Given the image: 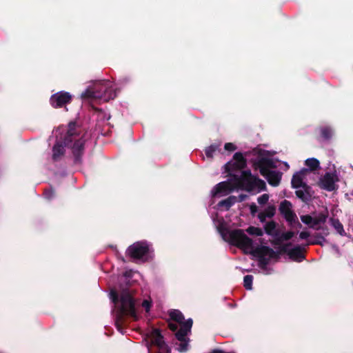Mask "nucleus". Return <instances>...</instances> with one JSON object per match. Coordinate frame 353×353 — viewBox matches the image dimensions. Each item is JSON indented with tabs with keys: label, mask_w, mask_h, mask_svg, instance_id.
<instances>
[{
	"label": "nucleus",
	"mask_w": 353,
	"mask_h": 353,
	"mask_svg": "<svg viewBox=\"0 0 353 353\" xmlns=\"http://www.w3.org/2000/svg\"><path fill=\"white\" fill-rule=\"evenodd\" d=\"M276 213V208L274 205L268 206L264 211L261 212L258 214V218L261 223L266 221V218H272Z\"/></svg>",
	"instance_id": "f3484780"
},
{
	"label": "nucleus",
	"mask_w": 353,
	"mask_h": 353,
	"mask_svg": "<svg viewBox=\"0 0 353 353\" xmlns=\"http://www.w3.org/2000/svg\"><path fill=\"white\" fill-rule=\"evenodd\" d=\"M246 231L249 234L255 235L256 236H261L263 234V231L261 228L254 226L248 227Z\"/></svg>",
	"instance_id": "c85d7f7f"
},
{
	"label": "nucleus",
	"mask_w": 353,
	"mask_h": 353,
	"mask_svg": "<svg viewBox=\"0 0 353 353\" xmlns=\"http://www.w3.org/2000/svg\"><path fill=\"white\" fill-rule=\"evenodd\" d=\"M253 276L250 274L245 275L243 278V286L246 290H250L252 288Z\"/></svg>",
	"instance_id": "7c9ffc66"
},
{
	"label": "nucleus",
	"mask_w": 353,
	"mask_h": 353,
	"mask_svg": "<svg viewBox=\"0 0 353 353\" xmlns=\"http://www.w3.org/2000/svg\"><path fill=\"white\" fill-rule=\"evenodd\" d=\"M220 144H212L210 146L207 147L205 149V154L208 158H212L214 153L217 151L220 150Z\"/></svg>",
	"instance_id": "393cba45"
},
{
	"label": "nucleus",
	"mask_w": 353,
	"mask_h": 353,
	"mask_svg": "<svg viewBox=\"0 0 353 353\" xmlns=\"http://www.w3.org/2000/svg\"><path fill=\"white\" fill-rule=\"evenodd\" d=\"M230 181L234 182L236 188H239L247 192L254 190V181L255 176H253L250 170L240 171L239 172L230 174Z\"/></svg>",
	"instance_id": "423d86ee"
},
{
	"label": "nucleus",
	"mask_w": 353,
	"mask_h": 353,
	"mask_svg": "<svg viewBox=\"0 0 353 353\" xmlns=\"http://www.w3.org/2000/svg\"><path fill=\"white\" fill-rule=\"evenodd\" d=\"M295 235V232L292 231H288L281 234V239L283 241L290 240Z\"/></svg>",
	"instance_id": "f704fd0d"
},
{
	"label": "nucleus",
	"mask_w": 353,
	"mask_h": 353,
	"mask_svg": "<svg viewBox=\"0 0 353 353\" xmlns=\"http://www.w3.org/2000/svg\"><path fill=\"white\" fill-rule=\"evenodd\" d=\"M339 178L335 173L326 172L321 179L319 185L321 189L332 192L338 189L336 183Z\"/></svg>",
	"instance_id": "9b49d317"
},
{
	"label": "nucleus",
	"mask_w": 353,
	"mask_h": 353,
	"mask_svg": "<svg viewBox=\"0 0 353 353\" xmlns=\"http://www.w3.org/2000/svg\"><path fill=\"white\" fill-rule=\"evenodd\" d=\"M276 225L277 223L274 221L268 222L264 226L265 232L272 236H279V233L276 230Z\"/></svg>",
	"instance_id": "6ab92c4d"
},
{
	"label": "nucleus",
	"mask_w": 353,
	"mask_h": 353,
	"mask_svg": "<svg viewBox=\"0 0 353 353\" xmlns=\"http://www.w3.org/2000/svg\"><path fill=\"white\" fill-rule=\"evenodd\" d=\"M171 320L179 323L181 325L185 321L182 312L179 310H171L168 312Z\"/></svg>",
	"instance_id": "a211bd4d"
},
{
	"label": "nucleus",
	"mask_w": 353,
	"mask_h": 353,
	"mask_svg": "<svg viewBox=\"0 0 353 353\" xmlns=\"http://www.w3.org/2000/svg\"><path fill=\"white\" fill-rule=\"evenodd\" d=\"M152 245L146 241H140L130 245L126 250V255L134 261H147L153 254Z\"/></svg>",
	"instance_id": "39448f33"
},
{
	"label": "nucleus",
	"mask_w": 353,
	"mask_h": 353,
	"mask_svg": "<svg viewBox=\"0 0 353 353\" xmlns=\"http://www.w3.org/2000/svg\"><path fill=\"white\" fill-rule=\"evenodd\" d=\"M285 220L288 222L289 225L291 227H293V223L296 222V220L297 219V216L294 213L293 210L288 212L285 214L283 215Z\"/></svg>",
	"instance_id": "cd10ccee"
},
{
	"label": "nucleus",
	"mask_w": 353,
	"mask_h": 353,
	"mask_svg": "<svg viewBox=\"0 0 353 353\" xmlns=\"http://www.w3.org/2000/svg\"><path fill=\"white\" fill-rule=\"evenodd\" d=\"M260 174L264 176L268 183L272 186H278L281 182L282 173L279 171L270 170V168H275L276 165L272 159L261 158L256 163Z\"/></svg>",
	"instance_id": "20e7f679"
},
{
	"label": "nucleus",
	"mask_w": 353,
	"mask_h": 353,
	"mask_svg": "<svg viewBox=\"0 0 353 353\" xmlns=\"http://www.w3.org/2000/svg\"><path fill=\"white\" fill-rule=\"evenodd\" d=\"M72 95L64 91L58 92L50 97V103L54 108H61L70 103Z\"/></svg>",
	"instance_id": "9d476101"
},
{
	"label": "nucleus",
	"mask_w": 353,
	"mask_h": 353,
	"mask_svg": "<svg viewBox=\"0 0 353 353\" xmlns=\"http://www.w3.org/2000/svg\"><path fill=\"white\" fill-rule=\"evenodd\" d=\"M305 165L311 171H315L320 168L319 161L315 158H310L305 161Z\"/></svg>",
	"instance_id": "5701e85b"
},
{
	"label": "nucleus",
	"mask_w": 353,
	"mask_h": 353,
	"mask_svg": "<svg viewBox=\"0 0 353 353\" xmlns=\"http://www.w3.org/2000/svg\"><path fill=\"white\" fill-rule=\"evenodd\" d=\"M321 135L325 140H330L332 137V130L330 127H323L321 128Z\"/></svg>",
	"instance_id": "c756f323"
},
{
	"label": "nucleus",
	"mask_w": 353,
	"mask_h": 353,
	"mask_svg": "<svg viewBox=\"0 0 353 353\" xmlns=\"http://www.w3.org/2000/svg\"><path fill=\"white\" fill-rule=\"evenodd\" d=\"M224 148L225 150L232 152L236 149V147L232 143H226L224 145Z\"/></svg>",
	"instance_id": "58836bf2"
},
{
	"label": "nucleus",
	"mask_w": 353,
	"mask_h": 353,
	"mask_svg": "<svg viewBox=\"0 0 353 353\" xmlns=\"http://www.w3.org/2000/svg\"><path fill=\"white\" fill-rule=\"evenodd\" d=\"M168 327L172 332H176L178 330V325L173 323H169Z\"/></svg>",
	"instance_id": "79ce46f5"
},
{
	"label": "nucleus",
	"mask_w": 353,
	"mask_h": 353,
	"mask_svg": "<svg viewBox=\"0 0 353 353\" xmlns=\"http://www.w3.org/2000/svg\"><path fill=\"white\" fill-rule=\"evenodd\" d=\"M327 217V213H320L318 216L313 217L311 228L318 229L317 225L324 223L326 221Z\"/></svg>",
	"instance_id": "412c9836"
},
{
	"label": "nucleus",
	"mask_w": 353,
	"mask_h": 353,
	"mask_svg": "<svg viewBox=\"0 0 353 353\" xmlns=\"http://www.w3.org/2000/svg\"><path fill=\"white\" fill-rule=\"evenodd\" d=\"M141 305L145 308L146 312H149L152 306V301L147 299L143 300Z\"/></svg>",
	"instance_id": "4c0bfd02"
},
{
	"label": "nucleus",
	"mask_w": 353,
	"mask_h": 353,
	"mask_svg": "<svg viewBox=\"0 0 353 353\" xmlns=\"http://www.w3.org/2000/svg\"><path fill=\"white\" fill-rule=\"evenodd\" d=\"M180 342H181V343L179 345V350L181 352H186L188 350L189 339H186L184 341H180Z\"/></svg>",
	"instance_id": "e433bc0d"
},
{
	"label": "nucleus",
	"mask_w": 353,
	"mask_h": 353,
	"mask_svg": "<svg viewBox=\"0 0 353 353\" xmlns=\"http://www.w3.org/2000/svg\"><path fill=\"white\" fill-rule=\"evenodd\" d=\"M302 190L297 189L295 191L296 196L304 203H307L312 199L313 192L310 185H304Z\"/></svg>",
	"instance_id": "2eb2a0df"
},
{
	"label": "nucleus",
	"mask_w": 353,
	"mask_h": 353,
	"mask_svg": "<svg viewBox=\"0 0 353 353\" xmlns=\"http://www.w3.org/2000/svg\"><path fill=\"white\" fill-rule=\"evenodd\" d=\"M210 353H226V352L222 350L215 349V350H213Z\"/></svg>",
	"instance_id": "49530a36"
},
{
	"label": "nucleus",
	"mask_w": 353,
	"mask_h": 353,
	"mask_svg": "<svg viewBox=\"0 0 353 353\" xmlns=\"http://www.w3.org/2000/svg\"><path fill=\"white\" fill-rule=\"evenodd\" d=\"M110 298L115 305H117L115 325L119 330L122 329L125 322V317L130 316L134 320L138 319L135 299L133 294L128 289H123L120 293L112 289L110 292Z\"/></svg>",
	"instance_id": "7ed1b4c3"
},
{
	"label": "nucleus",
	"mask_w": 353,
	"mask_h": 353,
	"mask_svg": "<svg viewBox=\"0 0 353 353\" xmlns=\"http://www.w3.org/2000/svg\"><path fill=\"white\" fill-rule=\"evenodd\" d=\"M246 166V160L241 152H236L233 156V161L225 165V169L228 175L243 171Z\"/></svg>",
	"instance_id": "1a4fd4ad"
},
{
	"label": "nucleus",
	"mask_w": 353,
	"mask_h": 353,
	"mask_svg": "<svg viewBox=\"0 0 353 353\" xmlns=\"http://www.w3.org/2000/svg\"><path fill=\"white\" fill-rule=\"evenodd\" d=\"M276 237V238L272 241V243L275 245H281V243L283 241V239H281V235L279 236H277Z\"/></svg>",
	"instance_id": "ea45409f"
},
{
	"label": "nucleus",
	"mask_w": 353,
	"mask_h": 353,
	"mask_svg": "<svg viewBox=\"0 0 353 353\" xmlns=\"http://www.w3.org/2000/svg\"><path fill=\"white\" fill-rule=\"evenodd\" d=\"M246 198H247V195L241 194L237 197V202H243V201L245 200Z\"/></svg>",
	"instance_id": "c03bdc74"
},
{
	"label": "nucleus",
	"mask_w": 353,
	"mask_h": 353,
	"mask_svg": "<svg viewBox=\"0 0 353 353\" xmlns=\"http://www.w3.org/2000/svg\"><path fill=\"white\" fill-rule=\"evenodd\" d=\"M95 95V90L93 87L91 89H87L84 92H83L81 94V97L83 99H96Z\"/></svg>",
	"instance_id": "a878e982"
},
{
	"label": "nucleus",
	"mask_w": 353,
	"mask_h": 353,
	"mask_svg": "<svg viewBox=\"0 0 353 353\" xmlns=\"http://www.w3.org/2000/svg\"><path fill=\"white\" fill-rule=\"evenodd\" d=\"M330 222L332 225L341 236H344L346 235V233L343 229V226L338 219L331 218Z\"/></svg>",
	"instance_id": "4be33fe9"
},
{
	"label": "nucleus",
	"mask_w": 353,
	"mask_h": 353,
	"mask_svg": "<svg viewBox=\"0 0 353 353\" xmlns=\"http://www.w3.org/2000/svg\"><path fill=\"white\" fill-rule=\"evenodd\" d=\"M306 250L301 245H296L294 248L290 249L288 252L289 258L296 262H301L305 259L304 252Z\"/></svg>",
	"instance_id": "4468645a"
},
{
	"label": "nucleus",
	"mask_w": 353,
	"mask_h": 353,
	"mask_svg": "<svg viewBox=\"0 0 353 353\" xmlns=\"http://www.w3.org/2000/svg\"><path fill=\"white\" fill-rule=\"evenodd\" d=\"M254 182V190L257 188L259 191H261L266 189V184L264 181L255 176Z\"/></svg>",
	"instance_id": "2f4dec72"
},
{
	"label": "nucleus",
	"mask_w": 353,
	"mask_h": 353,
	"mask_svg": "<svg viewBox=\"0 0 353 353\" xmlns=\"http://www.w3.org/2000/svg\"><path fill=\"white\" fill-rule=\"evenodd\" d=\"M293 226L301 229L302 228L301 223L298 221V219L296 220V222L293 223Z\"/></svg>",
	"instance_id": "a18cd8bd"
},
{
	"label": "nucleus",
	"mask_w": 353,
	"mask_h": 353,
	"mask_svg": "<svg viewBox=\"0 0 353 353\" xmlns=\"http://www.w3.org/2000/svg\"><path fill=\"white\" fill-rule=\"evenodd\" d=\"M306 170L303 169L300 172H296L292 178L291 185L292 188L299 189L303 188L304 185H308L306 183L303 182V177Z\"/></svg>",
	"instance_id": "dca6fc26"
},
{
	"label": "nucleus",
	"mask_w": 353,
	"mask_h": 353,
	"mask_svg": "<svg viewBox=\"0 0 353 353\" xmlns=\"http://www.w3.org/2000/svg\"><path fill=\"white\" fill-rule=\"evenodd\" d=\"M235 188L236 187L234 182H232V181H222L214 187L211 194L213 197H215L219 194L225 195L232 192Z\"/></svg>",
	"instance_id": "f8f14e48"
},
{
	"label": "nucleus",
	"mask_w": 353,
	"mask_h": 353,
	"mask_svg": "<svg viewBox=\"0 0 353 353\" xmlns=\"http://www.w3.org/2000/svg\"><path fill=\"white\" fill-rule=\"evenodd\" d=\"M221 234L224 241L228 242L232 245L246 251H250L252 254L258 258L259 265L261 268H265L272 259H278L281 254H287L290 250L288 247L292 244L286 243L279 247V252H275L268 246L261 245L253 249V241L248 237L241 229H234L230 230L228 228L221 230Z\"/></svg>",
	"instance_id": "f257e3e1"
},
{
	"label": "nucleus",
	"mask_w": 353,
	"mask_h": 353,
	"mask_svg": "<svg viewBox=\"0 0 353 353\" xmlns=\"http://www.w3.org/2000/svg\"><path fill=\"white\" fill-rule=\"evenodd\" d=\"M149 336L150 338L152 345L157 347L159 349L158 353H171V349L165 342L164 337L159 329L153 328L151 330Z\"/></svg>",
	"instance_id": "6e6552de"
},
{
	"label": "nucleus",
	"mask_w": 353,
	"mask_h": 353,
	"mask_svg": "<svg viewBox=\"0 0 353 353\" xmlns=\"http://www.w3.org/2000/svg\"><path fill=\"white\" fill-rule=\"evenodd\" d=\"M250 212L252 214H254L257 212V210H258L257 206L254 203H252V205H250Z\"/></svg>",
	"instance_id": "37998d69"
},
{
	"label": "nucleus",
	"mask_w": 353,
	"mask_h": 353,
	"mask_svg": "<svg viewBox=\"0 0 353 353\" xmlns=\"http://www.w3.org/2000/svg\"><path fill=\"white\" fill-rule=\"evenodd\" d=\"M310 234L308 232L303 231L299 234V238L301 239H306L310 236Z\"/></svg>",
	"instance_id": "a19ab883"
},
{
	"label": "nucleus",
	"mask_w": 353,
	"mask_h": 353,
	"mask_svg": "<svg viewBox=\"0 0 353 353\" xmlns=\"http://www.w3.org/2000/svg\"><path fill=\"white\" fill-rule=\"evenodd\" d=\"M269 199V195L268 194H263L257 199V201L260 205L265 204Z\"/></svg>",
	"instance_id": "c9c22d12"
},
{
	"label": "nucleus",
	"mask_w": 353,
	"mask_h": 353,
	"mask_svg": "<svg viewBox=\"0 0 353 353\" xmlns=\"http://www.w3.org/2000/svg\"><path fill=\"white\" fill-rule=\"evenodd\" d=\"M84 145L85 140L83 137H80V128L75 121H70L63 142H57L52 148L53 161H59L65 154L64 147H68L72 148L74 163L80 164L84 151Z\"/></svg>",
	"instance_id": "f03ea898"
},
{
	"label": "nucleus",
	"mask_w": 353,
	"mask_h": 353,
	"mask_svg": "<svg viewBox=\"0 0 353 353\" xmlns=\"http://www.w3.org/2000/svg\"><path fill=\"white\" fill-rule=\"evenodd\" d=\"M193 325V321L192 319H188L186 320L182 325H181V327L179 330H178L175 333V337L176 339L179 341H184L186 339H188L187 338V335L190 333L191 328Z\"/></svg>",
	"instance_id": "ddd939ff"
},
{
	"label": "nucleus",
	"mask_w": 353,
	"mask_h": 353,
	"mask_svg": "<svg viewBox=\"0 0 353 353\" xmlns=\"http://www.w3.org/2000/svg\"><path fill=\"white\" fill-rule=\"evenodd\" d=\"M43 195L46 199L51 200L55 196L54 190L52 187L45 189L43 191Z\"/></svg>",
	"instance_id": "473e14b6"
},
{
	"label": "nucleus",
	"mask_w": 353,
	"mask_h": 353,
	"mask_svg": "<svg viewBox=\"0 0 353 353\" xmlns=\"http://www.w3.org/2000/svg\"><path fill=\"white\" fill-rule=\"evenodd\" d=\"M237 202V197L235 196H230L227 199L220 201L218 203L219 207H225L226 210L230 208Z\"/></svg>",
	"instance_id": "aec40b11"
},
{
	"label": "nucleus",
	"mask_w": 353,
	"mask_h": 353,
	"mask_svg": "<svg viewBox=\"0 0 353 353\" xmlns=\"http://www.w3.org/2000/svg\"><path fill=\"white\" fill-rule=\"evenodd\" d=\"M279 212L283 216L288 212L292 211V203L287 200L283 201L279 205Z\"/></svg>",
	"instance_id": "b1692460"
},
{
	"label": "nucleus",
	"mask_w": 353,
	"mask_h": 353,
	"mask_svg": "<svg viewBox=\"0 0 353 353\" xmlns=\"http://www.w3.org/2000/svg\"><path fill=\"white\" fill-rule=\"evenodd\" d=\"M314 239L312 241H309L305 245H323V242L325 241V238L320 234H316L314 236Z\"/></svg>",
	"instance_id": "bb28decb"
},
{
	"label": "nucleus",
	"mask_w": 353,
	"mask_h": 353,
	"mask_svg": "<svg viewBox=\"0 0 353 353\" xmlns=\"http://www.w3.org/2000/svg\"><path fill=\"white\" fill-rule=\"evenodd\" d=\"M301 220L303 223L311 228V225L312 224L313 221V217L312 216L309 214L302 215L301 216Z\"/></svg>",
	"instance_id": "72a5a7b5"
},
{
	"label": "nucleus",
	"mask_w": 353,
	"mask_h": 353,
	"mask_svg": "<svg viewBox=\"0 0 353 353\" xmlns=\"http://www.w3.org/2000/svg\"><path fill=\"white\" fill-rule=\"evenodd\" d=\"M95 90V99L108 102L114 99L117 94L112 88L111 83L109 81H103L94 85Z\"/></svg>",
	"instance_id": "0eeeda50"
}]
</instances>
